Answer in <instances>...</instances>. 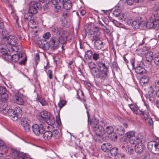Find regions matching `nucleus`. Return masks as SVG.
Returning a JSON list of instances; mask_svg holds the SVG:
<instances>
[{"instance_id":"obj_1","label":"nucleus","mask_w":159,"mask_h":159,"mask_svg":"<svg viewBox=\"0 0 159 159\" xmlns=\"http://www.w3.org/2000/svg\"><path fill=\"white\" fill-rule=\"evenodd\" d=\"M98 72L96 75L97 78L104 80L107 76V72L108 70L107 66L104 63L99 62L98 63Z\"/></svg>"},{"instance_id":"obj_2","label":"nucleus","mask_w":159,"mask_h":159,"mask_svg":"<svg viewBox=\"0 0 159 159\" xmlns=\"http://www.w3.org/2000/svg\"><path fill=\"white\" fill-rule=\"evenodd\" d=\"M99 122L98 120L95 119V120L91 122L93 130L97 135L99 136H103L105 133V130L101 125H98Z\"/></svg>"},{"instance_id":"obj_3","label":"nucleus","mask_w":159,"mask_h":159,"mask_svg":"<svg viewBox=\"0 0 159 159\" xmlns=\"http://www.w3.org/2000/svg\"><path fill=\"white\" fill-rule=\"evenodd\" d=\"M24 57V59L19 62V64H24L26 60L25 56L24 54L21 53L20 55L18 54H14L11 55H7L5 57L6 59V60L10 62H17L20 58H22Z\"/></svg>"},{"instance_id":"obj_4","label":"nucleus","mask_w":159,"mask_h":159,"mask_svg":"<svg viewBox=\"0 0 159 159\" xmlns=\"http://www.w3.org/2000/svg\"><path fill=\"white\" fill-rule=\"evenodd\" d=\"M129 107L136 114L142 116V117L145 120L149 118V114L147 110L143 111L140 109L136 105L132 104L129 105Z\"/></svg>"},{"instance_id":"obj_5","label":"nucleus","mask_w":159,"mask_h":159,"mask_svg":"<svg viewBox=\"0 0 159 159\" xmlns=\"http://www.w3.org/2000/svg\"><path fill=\"white\" fill-rule=\"evenodd\" d=\"M148 149L152 153L159 154V143L156 141H150L148 144Z\"/></svg>"},{"instance_id":"obj_6","label":"nucleus","mask_w":159,"mask_h":159,"mask_svg":"<svg viewBox=\"0 0 159 159\" xmlns=\"http://www.w3.org/2000/svg\"><path fill=\"white\" fill-rule=\"evenodd\" d=\"M134 145L135 152L137 153H140L143 152L144 146L142 143V140L141 139L136 138L134 139Z\"/></svg>"},{"instance_id":"obj_7","label":"nucleus","mask_w":159,"mask_h":159,"mask_svg":"<svg viewBox=\"0 0 159 159\" xmlns=\"http://www.w3.org/2000/svg\"><path fill=\"white\" fill-rule=\"evenodd\" d=\"M32 128L33 133L37 136L43 134L44 131V126L42 124H40L39 125L37 124H34Z\"/></svg>"},{"instance_id":"obj_8","label":"nucleus","mask_w":159,"mask_h":159,"mask_svg":"<svg viewBox=\"0 0 159 159\" xmlns=\"http://www.w3.org/2000/svg\"><path fill=\"white\" fill-rule=\"evenodd\" d=\"M131 25L135 29H138L140 26H141L143 28H145V22L142 20L141 18L132 21Z\"/></svg>"},{"instance_id":"obj_9","label":"nucleus","mask_w":159,"mask_h":159,"mask_svg":"<svg viewBox=\"0 0 159 159\" xmlns=\"http://www.w3.org/2000/svg\"><path fill=\"white\" fill-rule=\"evenodd\" d=\"M39 5V3L36 2H31L30 4L29 12L32 14H36L37 12V8Z\"/></svg>"},{"instance_id":"obj_10","label":"nucleus","mask_w":159,"mask_h":159,"mask_svg":"<svg viewBox=\"0 0 159 159\" xmlns=\"http://www.w3.org/2000/svg\"><path fill=\"white\" fill-rule=\"evenodd\" d=\"M100 32L99 28L97 26L94 27L93 33L92 36V41L100 39Z\"/></svg>"},{"instance_id":"obj_11","label":"nucleus","mask_w":159,"mask_h":159,"mask_svg":"<svg viewBox=\"0 0 159 159\" xmlns=\"http://www.w3.org/2000/svg\"><path fill=\"white\" fill-rule=\"evenodd\" d=\"M61 40L57 37H54L50 40V44L51 46L53 49H56L59 47L61 43Z\"/></svg>"},{"instance_id":"obj_12","label":"nucleus","mask_w":159,"mask_h":159,"mask_svg":"<svg viewBox=\"0 0 159 159\" xmlns=\"http://www.w3.org/2000/svg\"><path fill=\"white\" fill-rule=\"evenodd\" d=\"M134 139H130L129 143L126 145L125 150L129 154H131L134 151V147L133 145L134 144Z\"/></svg>"},{"instance_id":"obj_13","label":"nucleus","mask_w":159,"mask_h":159,"mask_svg":"<svg viewBox=\"0 0 159 159\" xmlns=\"http://www.w3.org/2000/svg\"><path fill=\"white\" fill-rule=\"evenodd\" d=\"M8 110L7 113L8 115L10 116L11 119L14 121L17 120L18 118H20L19 116H18L17 114H16L13 110L12 109H9L8 110L7 109V111Z\"/></svg>"},{"instance_id":"obj_14","label":"nucleus","mask_w":159,"mask_h":159,"mask_svg":"<svg viewBox=\"0 0 159 159\" xmlns=\"http://www.w3.org/2000/svg\"><path fill=\"white\" fill-rule=\"evenodd\" d=\"M21 125L23 127L26 132L30 131V127L29 124V120L26 118H22L21 120Z\"/></svg>"},{"instance_id":"obj_15","label":"nucleus","mask_w":159,"mask_h":159,"mask_svg":"<svg viewBox=\"0 0 159 159\" xmlns=\"http://www.w3.org/2000/svg\"><path fill=\"white\" fill-rule=\"evenodd\" d=\"M60 35V36L59 39L61 40V43L64 44L65 43L67 37L66 32L62 30Z\"/></svg>"},{"instance_id":"obj_16","label":"nucleus","mask_w":159,"mask_h":159,"mask_svg":"<svg viewBox=\"0 0 159 159\" xmlns=\"http://www.w3.org/2000/svg\"><path fill=\"white\" fill-rule=\"evenodd\" d=\"M19 94L18 93L15 95L13 96V99L14 101L16 103L20 105L23 104L24 101L23 99L20 97H19Z\"/></svg>"},{"instance_id":"obj_17","label":"nucleus","mask_w":159,"mask_h":159,"mask_svg":"<svg viewBox=\"0 0 159 159\" xmlns=\"http://www.w3.org/2000/svg\"><path fill=\"white\" fill-rule=\"evenodd\" d=\"M7 40L8 44L14 45L16 44L17 40L14 35H10L8 36Z\"/></svg>"},{"instance_id":"obj_18","label":"nucleus","mask_w":159,"mask_h":159,"mask_svg":"<svg viewBox=\"0 0 159 159\" xmlns=\"http://www.w3.org/2000/svg\"><path fill=\"white\" fill-rule=\"evenodd\" d=\"M94 41V47L95 49L97 50H100L102 48L103 43L100 39Z\"/></svg>"},{"instance_id":"obj_19","label":"nucleus","mask_w":159,"mask_h":159,"mask_svg":"<svg viewBox=\"0 0 159 159\" xmlns=\"http://www.w3.org/2000/svg\"><path fill=\"white\" fill-rule=\"evenodd\" d=\"M135 72L137 74H143L146 73V70L143 67L140 66H137L135 69Z\"/></svg>"},{"instance_id":"obj_20","label":"nucleus","mask_w":159,"mask_h":159,"mask_svg":"<svg viewBox=\"0 0 159 159\" xmlns=\"http://www.w3.org/2000/svg\"><path fill=\"white\" fill-rule=\"evenodd\" d=\"M111 148V145L109 143L103 144L101 146V149L104 152H107Z\"/></svg>"},{"instance_id":"obj_21","label":"nucleus","mask_w":159,"mask_h":159,"mask_svg":"<svg viewBox=\"0 0 159 159\" xmlns=\"http://www.w3.org/2000/svg\"><path fill=\"white\" fill-rule=\"evenodd\" d=\"M43 137L45 140H49L51 139L53 134L50 131H47L43 132Z\"/></svg>"},{"instance_id":"obj_22","label":"nucleus","mask_w":159,"mask_h":159,"mask_svg":"<svg viewBox=\"0 0 159 159\" xmlns=\"http://www.w3.org/2000/svg\"><path fill=\"white\" fill-rule=\"evenodd\" d=\"M135 133L134 131H130L127 132L125 134V137L128 139H129V141L130 139H135L134 138V137Z\"/></svg>"},{"instance_id":"obj_23","label":"nucleus","mask_w":159,"mask_h":159,"mask_svg":"<svg viewBox=\"0 0 159 159\" xmlns=\"http://www.w3.org/2000/svg\"><path fill=\"white\" fill-rule=\"evenodd\" d=\"M10 9L11 11L10 15L12 19H13L15 21L18 20V18L16 16V14L15 13V11L13 9V7L11 6H10Z\"/></svg>"},{"instance_id":"obj_24","label":"nucleus","mask_w":159,"mask_h":159,"mask_svg":"<svg viewBox=\"0 0 159 159\" xmlns=\"http://www.w3.org/2000/svg\"><path fill=\"white\" fill-rule=\"evenodd\" d=\"M149 78L146 75H144L140 78V84L142 85H143L148 83L149 81Z\"/></svg>"},{"instance_id":"obj_25","label":"nucleus","mask_w":159,"mask_h":159,"mask_svg":"<svg viewBox=\"0 0 159 159\" xmlns=\"http://www.w3.org/2000/svg\"><path fill=\"white\" fill-rule=\"evenodd\" d=\"M40 115L42 118L46 120L51 115L50 113L45 111H41L40 113Z\"/></svg>"},{"instance_id":"obj_26","label":"nucleus","mask_w":159,"mask_h":159,"mask_svg":"<svg viewBox=\"0 0 159 159\" xmlns=\"http://www.w3.org/2000/svg\"><path fill=\"white\" fill-rule=\"evenodd\" d=\"M63 6L66 9H70L72 7L71 2L70 1H67L64 3Z\"/></svg>"},{"instance_id":"obj_27","label":"nucleus","mask_w":159,"mask_h":159,"mask_svg":"<svg viewBox=\"0 0 159 159\" xmlns=\"http://www.w3.org/2000/svg\"><path fill=\"white\" fill-rule=\"evenodd\" d=\"M47 123L49 125H52L55 123L54 118L52 115H51L46 120Z\"/></svg>"},{"instance_id":"obj_28","label":"nucleus","mask_w":159,"mask_h":159,"mask_svg":"<svg viewBox=\"0 0 159 159\" xmlns=\"http://www.w3.org/2000/svg\"><path fill=\"white\" fill-rule=\"evenodd\" d=\"M105 132L107 134H110L112 133L114 130V129L111 126H108L106 127L105 129Z\"/></svg>"},{"instance_id":"obj_29","label":"nucleus","mask_w":159,"mask_h":159,"mask_svg":"<svg viewBox=\"0 0 159 159\" xmlns=\"http://www.w3.org/2000/svg\"><path fill=\"white\" fill-rule=\"evenodd\" d=\"M20 152L16 150H12L11 152V157L14 159H16L19 157Z\"/></svg>"},{"instance_id":"obj_30","label":"nucleus","mask_w":159,"mask_h":159,"mask_svg":"<svg viewBox=\"0 0 159 159\" xmlns=\"http://www.w3.org/2000/svg\"><path fill=\"white\" fill-rule=\"evenodd\" d=\"M0 52L2 55V57L6 60V59L5 58V57L7 55H10L9 54L10 52L8 51L6 49L3 48H2L1 49Z\"/></svg>"},{"instance_id":"obj_31","label":"nucleus","mask_w":159,"mask_h":159,"mask_svg":"<svg viewBox=\"0 0 159 159\" xmlns=\"http://www.w3.org/2000/svg\"><path fill=\"white\" fill-rule=\"evenodd\" d=\"M62 29L57 27L52 28L51 29L52 32L56 33L57 34H60Z\"/></svg>"},{"instance_id":"obj_32","label":"nucleus","mask_w":159,"mask_h":159,"mask_svg":"<svg viewBox=\"0 0 159 159\" xmlns=\"http://www.w3.org/2000/svg\"><path fill=\"white\" fill-rule=\"evenodd\" d=\"M13 111H14V112H15L16 114L18 115V116H19V117H21L22 112L20 107H16L15 108V109L13 110Z\"/></svg>"},{"instance_id":"obj_33","label":"nucleus","mask_w":159,"mask_h":159,"mask_svg":"<svg viewBox=\"0 0 159 159\" xmlns=\"http://www.w3.org/2000/svg\"><path fill=\"white\" fill-rule=\"evenodd\" d=\"M19 157H21L22 159H28L30 156L28 154L22 152H20Z\"/></svg>"},{"instance_id":"obj_34","label":"nucleus","mask_w":159,"mask_h":159,"mask_svg":"<svg viewBox=\"0 0 159 159\" xmlns=\"http://www.w3.org/2000/svg\"><path fill=\"white\" fill-rule=\"evenodd\" d=\"M153 28L156 30H159V20H156L153 22Z\"/></svg>"},{"instance_id":"obj_35","label":"nucleus","mask_w":159,"mask_h":159,"mask_svg":"<svg viewBox=\"0 0 159 159\" xmlns=\"http://www.w3.org/2000/svg\"><path fill=\"white\" fill-rule=\"evenodd\" d=\"M1 96V100L3 102H5L8 99V95L6 93L2 95Z\"/></svg>"},{"instance_id":"obj_36","label":"nucleus","mask_w":159,"mask_h":159,"mask_svg":"<svg viewBox=\"0 0 159 159\" xmlns=\"http://www.w3.org/2000/svg\"><path fill=\"white\" fill-rule=\"evenodd\" d=\"M92 56V51L90 50L87 51L85 53V57L86 59H89Z\"/></svg>"},{"instance_id":"obj_37","label":"nucleus","mask_w":159,"mask_h":159,"mask_svg":"<svg viewBox=\"0 0 159 159\" xmlns=\"http://www.w3.org/2000/svg\"><path fill=\"white\" fill-rule=\"evenodd\" d=\"M38 101L43 106L46 105L47 102L46 101L44 98L40 97L38 99Z\"/></svg>"},{"instance_id":"obj_38","label":"nucleus","mask_w":159,"mask_h":159,"mask_svg":"<svg viewBox=\"0 0 159 159\" xmlns=\"http://www.w3.org/2000/svg\"><path fill=\"white\" fill-rule=\"evenodd\" d=\"M126 17L127 14L126 13H123L122 14L120 13L119 16V19L120 20L124 21L126 19Z\"/></svg>"},{"instance_id":"obj_39","label":"nucleus","mask_w":159,"mask_h":159,"mask_svg":"<svg viewBox=\"0 0 159 159\" xmlns=\"http://www.w3.org/2000/svg\"><path fill=\"white\" fill-rule=\"evenodd\" d=\"M28 24L30 27L31 28H34L36 27L34 25L36 24V22L34 20H30Z\"/></svg>"},{"instance_id":"obj_40","label":"nucleus","mask_w":159,"mask_h":159,"mask_svg":"<svg viewBox=\"0 0 159 159\" xmlns=\"http://www.w3.org/2000/svg\"><path fill=\"white\" fill-rule=\"evenodd\" d=\"M117 148H112L110 151V153L111 154V156H115V155L117 154Z\"/></svg>"},{"instance_id":"obj_41","label":"nucleus","mask_w":159,"mask_h":159,"mask_svg":"<svg viewBox=\"0 0 159 159\" xmlns=\"http://www.w3.org/2000/svg\"><path fill=\"white\" fill-rule=\"evenodd\" d=\"M125 155L122 153H117L115 157V159H124Z\"/></svg>"},{"instance_id":"obj_42","label":"nucleus","mask_w":159,"mask_h":159,"mask_svg":"<svg viewBox=\"0 0 159 159\" xmlns=\"http://www.w3.org/2000/svg\"><path fill=\"white\" fill-rule=\"evenodd\" d=\"M121 12L120 10V9H118L113 11V14L115 16L118 17V16H119Z\"/></svg>"},{"instance_id":"obj_43","label":"nucleus","mask_w":159,"mask_h":159,"mask_svg":"<svg viewBox=\"0 0 159 159\" xmlns=\"http://www.w3.org/2000/svg\"><path fill=\"white\" fill-rule=\"evenodd\" d=\"M153 22L148 21L146 24L145 23V27H146L148 29L153 28Z\"/></svg>"},{"instance_id":"obj_44","label":"nucleus","mask_w":159,"mask_h":159,"mask_svg":"<svg viewBox=\"0 0 159 159\" xmlns=\"http://www.w3.org/2000/svg\"><path fill=\"white\" fill-rule=\"evenodd\" d=\"M17 36L18 38L20 40H23L25 39V37L22 32L19 31L17 33Z\"/></svg>"},{"instance_id":"obj_45","label":"nucleus","mask_w":159,"mask_h":159,"mask_svg":"<svg viewBox=\"0 0 159 159\" xmlns=\"http://www.w3.org/2000/svg\"><path fill=\"white\" fill-rule=\"evenodd\" d=\"M112 21L113 23V24H114L117 26L123 27V26L122 24L119 22L118 21L115 20L113 19L112 20Z\"/></svg>"},{"instance_id":"obj_46","label":"nucleus","mask_w":159,"mask_h":159,"mask_svg":"<svg viewBox=\"0 0 159 159\" xmlns=\"http://www.w3.org/2000/svg\"><path fill=\"white\" fill-rule=\"evenodd\" d=\"M152 94H150L147 95V98L149 100L151 101H152L154 100V97L153 95V91L151 90Z\"/></svg>"},{"instance_id":"obj_47","label":"nucleus","mask_w":159,"mask_h":159,"mask_svg":"<svg viewBox=\"0 0 159 159\" xmlns=\"http://www.w3.org/2000/svg\"><path fill=\"white\" fill-rule=\"evenodd\" d=\"M66 103V102L64 100H62L59 102L58 103V106L60 109H61L63 106H64Z\"/></svg>"},{"instance_id":"obj_48","label":"nucleus","mask_w":159,"mask_h":159,"mask_svg":"<svg viewBox=\"0 0 159 159\" xmlns=\"http://www.w3.org/2000/svg\"><path fill=\"white\" fill-rule=\"evenodd\" d=\"M6 91V89L5 88L0 86V94L1 95L4 94Z\"/></svg>"},{"instance_id":"obj_49","label":"nucleus","mask_w":159,"mask_h":159,"mask_svg":"<svg viewBox=\"0 0 159 159\" xmlns=\"http://www.w3.org/2000/svg\"><path fill=\"white\" fill-rule=\"evenodd\" d=\"M99 58L100 56L98 54L95 53L93 54V58L94 60L97 61L99 59Z\"/></svg>"},{"instance_id":"obj_50","label":"nucleus","mask_w":159,"mask_h":159,"mask_svg":"<svg viewBox=\"0 0 159 159\" xmlns=\"http://www.w3.org/2000/svg\"><path fill=\"white\" fill-rule=\"evenodd\" d=\"M91 71L93 75L96 76V74L98 72V69H96L95 67H93L91 70Z\"/></svg>"},{"instance_id":"obj_51","label":"nucleus","mask_w":159,"mask_h":159,"mask_svg":"<svg viewBox=\"0 0 159 159\" xmlns=\"http://www.w3.org/2000/svg\"><path fill=\"white\" fill-rule=\"evenodd\" d=\"M154 62L156 65H159V55L157 56L154 57Z\"/></svg>"},{"instance_id":"obj_52","label":"nucleus","mask_w":159,"mask_h":159,"mask_svg":"<svg viewBox=\"0 0 159 159\" xmlns=\"http://www.w3.org/2000/svg\"><path fill=\"white\" fill-rule=\"evenodd\" d=\"M62 16L65 18H67L69 17L70 14L68 11H66L63 12Z\"/></svg>"},{"instance_id":"obj_53","label":"nucleus","mask_w":159,"mask_h":159,"mask_svg":"<svg viewBox=\"0 0 159 159\" xmlns=\"http://www.w3.org/2000/svg\"><path fill=\"white\" fill-rule=\"evenodd\" d=\"M146 58L147 61L148 62H150L152 61L153 59V57L152 56L148 55V54L146 56Z\"/></svg>"},{"instance_id":"obj_54","label":"nucleus","mask_w":159,"mask_h":159,"mask_svg":"<svg viewBox=\"0 0 159 159\" xmlns=\"http://www.w3.org/2000/svg\"><path fill=\"white\" fill-rule=\"evenodd\" d=\"M153 86L156 89L159 88V80H157L155 81Z\"/></svg>"},{"instance_id":"obj_55","label":"nucleus","mask_w":159,"mask_h":159,"mask_svg":"<svg viewBox=\"0 0 159 159\" xmlns=\"http://www.w3.org/2000/svg\"><path fill=\"white\" fill-rule=\"evenodd\" d=\"M47 75L50 79H52L53 77L52 72L51 70H48Z\"/></svg>"},{"instance_id":"obj_56","label":"nucleus","mask_w":159,"mask_h":159,"mask_svg":"<svg viewBox=\"0 0 159 159\" xmlns=\"http://www.w3.org/2000/svg\"><path fill=\"white\" fill-rule=\"evenodd\" d=\"M55 8L56 11L58 12L59 10L61 9V6L58 4L57 5H55Z\"/></svg>"},{"instance_id":"obj_57","label":"nucleus","mask_w":159,"mask_h":159,"mask_svg":"<svg viewBox=\"0 0 159 159\" xmlns=\"http://www.w3.org/2000/svg\"><path fill=\"white\" fill-rule=\"evenodd\" d=\"M51 36V34L49 32H47L46 34H44L43 37L45 39H48L50 38Z\"/></svg>"},{"instance_id":"obj_58","label":"nucleus","mask_w":159,"mask_h":159,"mask_svg":"<svg viewBox=\"0 0 159 159\" xmlns=\"http://www.w3.org/2000/svg\"><path fill=\"white\" fill-rule=\"evenodd\" d=\"M8 149V148L7 146L6 145H5L4 144V145H3L1 148L0 149L3 150L5 152L6 151H7V149Z\"/></svg>"},{"instance_id":"obj_59","label":"nucleus","mask_w":159,"mask_h":159,"mask_svg":"<svg viewBox=\"0 0 159 159\" xmlns=\"http://www.w3.org/2000/svg\"><path fill=\"white\" fill-rule=\"evenodd\" d=\"M126 2L128 4L131 5L135 2V0H126Z\"/></svg>"},{"instance_id":"obj_60","label":"nucleus","mask_w":159,"mask_h":159,"mask_svg":"<svg viewBox=\"0 0 159 159\" xmlns=\"http://www.w3.org/2000/svg\"><path fill=\"white\" fill-rule=\"evenodd\" d=\"M52 2L53 5H56L59 4L60 0H52Z\"/></svg>"},{"instance_id":"obj_61","label":"nucleus","mask_w":159,"mask_h":159,"mask_svg":"<svg viewBox=\"0 0 159 159\" xmlns=\"http://www.w3.org/2000/svg\"><path fill=\"white\" fill-rule=\"evenodd\" d=\"M59 131L57 130L56 129L53 132V134H55V135H53V136H54L55 138H57V137H58V135L59 134Z\"/></svg>"},{"instance_id":"obj_62","label":"nucleus","mask_w":159,"mask_h":159,"mask_svg":"<svg viewBox=\"0 0 159 159\" xmlns=\"http://www.w3.org/2000/svg\"><path fill=\"white\" fill-rule=\"evenodd\" d=\"M7 34V31L5 30H3L2 31V35L3 37H5Z\"/></svg>"},{"instance_id":"obj_63","label":"nucleus","mask_w":159,"mask_h":159,"mask_svg":"<svg viewBox=\"0 0 159 159\" xmlns=\"http://www.w3.org/2000/svg\"><path fill=\"white\" fill-rule=\"evenodd\" d=\"M35 58H36V63H38L39 61V55L38 53H37L36 54L35 56Z\"/></svg>"},{"instance_id":"obj_64","label":"nucleus","mask_w":159,"mask_h":159,"mask_svg":"<svg viewBox=\"0 0 159 159\" xmlns=\"http://www.w3.org/2000/svg\"><path fill=\"white\" fill-rule=\"evenodd\" d=\"M117 134L116 133H114L113 135L111 137L112 139L114 140H115L117 139Z\"/></svg>"}]
</instances>
